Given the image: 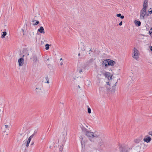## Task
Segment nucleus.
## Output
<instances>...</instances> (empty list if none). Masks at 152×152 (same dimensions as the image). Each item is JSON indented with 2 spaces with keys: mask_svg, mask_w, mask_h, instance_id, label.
<instances>
[{
  "mask_svg": "<svg viewBox=\"0 0 152 152\" xmlns=\"http://www.w3.org/2000/svg\"><path fill=\"white\" fill-rule=\"evenodd\" d=\"M149 32L152 33V27L150 29L149 31Z\"/></svg>",
  "mask_w": 152,
  "mask_h": 152,
  "instance_id": "obj_35",
  "label": "nucleus"
},
{
  "mask_svg": "<svg viewBox=\"0 0 152 152\" xmlns=\"http://www.w3.org/2000/svg\"><path fill=\"white\" fill-rule=\"evenodd\" d=\"M35 21H36V23H34L33 24V25H34V26L37 25H38L39 23V21L35 20H32V22H34Z\"/></svg>",
  "mask_w": 152,
  "mask_h": 152,
  "instance_id": "obj_23",
  "label": "nucleus"
},
{
  "mask_svg": "<svg viewBox=\"0 0 152 152\" xmlns=\"http://www.w3.org/2000/svg\"><path fill=\"white\" fill-rule=\"evenodd\" d=\"M42 83H38L37 84L36 86V88L35 91L37 94H40L42 92Z\"/></svg>",
  "mask_w": 152,
  "mask_h": 152,
  "instance_id": "obj_2",
  "label": "nucleus"
},
{
  "mask_svg": "<svg viewBox=\"0 0 152 152\" xmlns=\"http://www.w3.org/2000/svg\"><path fill=\"white\" fill-rule=\"evenodd\" d=\"M104 76L107 78L109 79V77H110V79H111L112 78V75L110 76V73L109 72H106L104 74Z\"/></svg>",
  "mask_w": 152,
  "mask_h": 152,
  "instance_id": "obj_11",
  "label": "nucleus"
},
{
  "mask_svg": "<svg viewBox=\"0 0 152 152\" xmlns=\"http://www.w3.org/2000/svg\"><path fill=\"white\" fill-rule=\"evenodd\" d=\"M148 7V0H144L143 4V8L142 9L146 10Z\"/></svg>",
  "mask_w": 152,
  "mask_h": 152,
  "instance_id": "obj_10",
  "label": "nucleus"
},
{
  "mask_svg": "<svg viewBox=\"0 0 152 152\" xmlns=\"http://www.w3.org/2000/svg\"><path fill=\"white\" fill-rule=\"evenodd\" d=\"M142 138H139L135 139L134 140L135 143H139L142 140Z\"/></svg>",
  "mask_w": 152,
  "mask_h": 152,
  "instance_id": "obj_15",
  "label": "nucleus"
},
{
  "mask_svg": "<svg viewBox=\"0 0 152 152\" xmlns=\"http://www.w3.org/2000/svg\"><path fill=\"white\" fill-rule=\"evenodd\" d=\"M60 64L61 65H62L63 64V63L62 62H61L60 63Z\"/></svg>",
  "mask_w": 152,
  "mask_h": 152,
  "instance_id": "obj_40",
  "label": "nucleus"
},
{
  "mask_svg": "<svg viewBox=\"0 0 152 152\" xmlns=\"http://www.w3.org/2000/svg\"><path fill=\"white\" fill-rule=\"evenodd\" d=\"M134 51L133 55L132 57L135 59L137 60L139 58L138 53V51L137 50L135 49V48H134Z\"/></svg>",
  "mask_w": 152,
  "mask_h": 152,
  "instance_id": "obj_5",
  "label": "nucleus"
},
{
  "mask_svg": "<svg viewBox=\"0 0 152 152\" xmlns=\"http://www.w3.org/2000/svg\"><path fill=\"white\" fill-rule=\"evenodd\" d=\"M82 130L85 134L88 137L89 140L92 142H94V140L93 138V132L89 131L84 127L82 128Z\"/></svg>",
  "mask_w": 152,
  "mask_h": 152,
  "instance_id": "obj_1",
  "label": "nucleus"
},
{
  "mask_svg": "<svg viewBox=\"0 0 152 152\" xmlns=\"http://www.w3.org/2000/svg\"><path fill=\"white\" fill-rule=\"evenodd\" d=\"M121 152H127V151H124L123 150H122Z\"/></svg>",
  "mask_w": 152,
  "mask_h": 152,
  "instance_id": "obj_38",
  "label": "nucleus"
},
{
  "mask_svg": "<svg viewBox=\"0 0 152 152\" xmlns=\"http://www.w3.org/2000/svg\"><path fill=\"white\" fill-rule=\"evenodd\" d=\"M148 134L152 136V131H150L149 132Z\"/></svg>",
  "mask_w": 152,
  "mask_h": 152,
  "instance_id": "obj_30",
  "label": "nucleus"
},
{
  "mask_svg": "<svg viewBox=\"0 0 152 152\" xmlns=\"http://www.w3.org/2000/svg\"><path fill=\"white\" fill-rule=\"evenodd\" d=\"M88 112L89 113H90L91 112V109L90 108H88Z\"/></svg>",
  "mask_w": 152,
  "mask_h": 152,
  "instance_id": "obj_27",
  "label": "nucleus"
},
{
  "mask_svg": "<svg viewBox=\"0 0 152 152\" xmlns=\"http://www.w3.org/2000/svg\"><path fill=\"white\" fill-rule=\"evenodd\" d=\"M88 54H90V53H88Z\"/></svg>",
  "mask_w": 152,
  "mask_h": 152,
  "instance_id": "obj_50",
  "label": "nucleus"
},
{
  "mask_svg": "<svg viewBox=\"0 0 152 152\" xmlns=\"http://www.w3.org/2000/svg\"><path fill=\"white\" fill-rule=\"evenodd\" d=\"M81 145H82V147L83 148V147H85V144H84L85 142L83 141V138H82V139L81 138Z\"/></svg>",
  "mask_w": 152,
  "mask_h": 152,
  "instance_id": "obj_19",
  "label": "nucleus"
},
{
  "mask_svg": "<svg viewBox=\"0 0 152 152\" xmlns=\"http://www.w3.org/2000/svg\"><path fill=\"white\" fill-rule=\"evenodd\" d=\"M22 31H23V32H24V30H23V29H22Z\"/></svg>",
  "mask_w": 152,
  "mask_h": 152,
  "instance_id": "obj_44",
  "label": "nucleus"
},
{
  "mask_svg": "<svg viewBox=\"0 0 152 152\" xmlns=\"http://www.w3.org/2000/svg\"><path fill=\"white\" fill-rule=\"evenodd\" d=\"M89 51H91V52H92V51H91V49L89 50Z\"/></svg>",
  "mask_w": 152,
  "mask_h": 152,
  "instance_id": "obj_41",
  "label": "nucleus"
},
{
  "mask_svg": "<svg viewBox=\"0 0 152 152\" xmlns=\"http://www.w3.org/2000/svg\"><path fill=\"white\" fill-rule=\"evenodd\" d=\"M88 152H90V151H88Z\"/></svg>",
  "mask_w": 152,
  "mask_h": 152,
  "instance_id": "obj_52",
  "label": "nucleus"
},
{
  "mask_svg": "<svg viewBox=\"0 0 152 152\" xmlns=\"http://www.w3.org/2000/svg\"><path fill=\"white\" fill-rule=\"evenodd\" d=\"M47 61H49V58H48V59H47Z\"/></svg>",
  "mask_w": 152,
  "mask_h": 152,
  "instance_id": "obj_47",
  "label": "nucleus"
},
{
  "mask_svg": "<svg viewBox=\"0 0 152 152\" xmlns=\"http://www.w3.org/2000/svg\"><path fill=\"white\" fill-rule=\"evenodd\" d=\"M31 138H30L29 137L28 138V140L27 141V143L26 145V147H28V146L29 143L31 141Z\"/></svg>",
  "mask_w": 152,
  "mask_h": 152,
  "instance_id": "obj_18",
  "label": "nucleus"
},
{
  "mask_svg": "<svg viewBox=\"0 0 152 152\" xmlns=\"http://www.w3.org/2000/svg\"><path fill=\"white\" fill-rule=\"evenodd\" d=\"M151 140V138L148 135L145 136V137L143 139V140L147 143L149 142Z\"/></svg>",
  "mask_w": 152,
  "mask_h": 152,
  "instance_id": "obj_8",
  "label": "nucleus"
},
{
  "mask_svg": "<svg viewBox=\"0 0 152 152\" xmlns=\"http://www.w3.org/2000/svg\"><path fill=\"white\" fill-rule=\"evenodd\" d=\"M7 34V32L6 31H4L3 32V34L1 36V38H4L5 36Z\"/></svg>",
  "mask_w": 152,
  "mask_h": 152,
  "instance_id": "obj_22",
  "label": "nucleus"
},
{
  "mask_svg": "<svg viewBox=\"0 0 152 152\" xmlns=\"http://www.w3.org/2000/svg\"><path fill=\"white\" fill-rule=\"evenodd\" d=\"M24 56V55H23L21 58L18 59V62L20 66H22L24 63V59L23 58Z\"/></svg>",
  "mask_w": 152,
  "mask_h": 152,
  "instance_id": "obj_7",
  "label": "nucleus"
},
{
  "mask_svg": "<svg viewBox=\"0 0 152 152\" xmlns=\"http://www.w3.org/2000/svg\"><path fill=\"white\" fill-rule=\"evenodd\" d=\"M80 53H79V54H78V56H80Z\"/></svg>",
  "mask_w": 152,
  "mask_h": 152,
  "instance_id": "obj_46",
  "label": "nucleus"
},
{
  "mask_svg": "<svg viewBox=\"0 0 152 152\" xmlns=\"http://www.w3.org/2000/svg\"><path fill=\"white\" fill-rule=\"evenodd\" d=\"M37 133V130H35L33 134L34 135H35Z\"/></svg>",
  "mask_w": 152,
  "mask_h": 152,
  "instance_id": "obj_29",
  "label": "nucleus"
},
{
  "mask_svg": "<svg viewBox=\"0 0 152 152\" xmlns=\"http://www.w3.org/2000/svg\"><path fill=\"white\" fill-rule=\"evenodd\" d=\"M50 46V45L48 44H47L45 45V49L46 50H48L49 48V46Z\"/></svg>",
  "mask_w": 152,
  "mask_h": 152,
  "instance_id": "obj_24",
  "label": "nucleus"
},
{
  "mask_svg": "<svg viewBox=\"0 0 152 152\" xmlns=\"http://www.w3.org/2000/svg\"><path fill=\"white\" fill-rule=\"evenodd\" d=\"M99 145L101 148H103L105 146V143L102 141L99 142Z\"/></svg>",
  "mask_w": 152,
  "mask_h": 152,
  "instance_id": "obj_16",
  "label": "nucleus"
},
{
  "mask_svg": "<svg viewBox=\"0 0 152 152\" xmlns=\"http://www.w3.org/2000/svg\"><path fill=\"white\" fill-rule=\"evenodd\" d=\"M79 70V72L80 73H81V72H82V69L79 70L78 69H77V70Z\"/></svg>",
  "mask_w": 152,
  "mask_h": 152,
  "instance_id": "obj_32",
  "label": "nucleus"
},
{
  "mask_svg": "<svg viewBox=\"0 0 152 152\" xmlns=\"http://www.w3.org/2000/svg\"><path fill=\"white\" fill-rule=\"evenodd\" d=\"M146 10L142 9L140 11V18L141 19L144 20L145 19V16L146 14Z\"/></svg>",
  "mask_w": 152,
  "mask_h": 152,
  "instance_id": "obj_3",
  "label": "nucleus"
},
{
  "mask_svg": "<svg viewBox=\"0 0 152 152\" xmlns=\"http://www.w3.org/2000/svg\"><path fill=\"white\" fill-rule=\"evenodd\" d=\"M107 85H109V86L110 85V83L109 82H107Z\"/></svg>",
  "mask_w": 152,
  "mask_h": 152,
  "instance_id": "obj_39",
  "label": "nucleus"
},
{
  "mask_svg": "<svg viewBox=\"0 0 152 152\" xmlns=\"http://www.w3.org/2000/svg\"><path fill=\"white\" fill-rule=\"evenodd\" d=\"M34 144V142H31V145H33Z\"/></svg>",
  "mask_w": 152,
  "mask_h": 152,
  "instance_id": "obj_37",
  "label": "nucleus"
},
{
  "mask_svg": "<svg viewBox=\"0 0 152 152\" xmlns=\"http://www.w3.org/2000/svg\"><path fill=\"white\" fill-rule=\"evenodd\" d=\"M149 34L151 36L152 38V33L149 32Z\"/></svg>",
  "mask_w": 152,
  "mask_h": 152,
  "instance_id": "obj_36",
  "label": "nucleus"
},
{
  "mask_svg": "<svg viewBox=\"0 0 152 152\" xmlns=\"http://www.w3.org/2000/svg\"><path fill=\"white\" fill-rule=\"evenodd\" d=\"M148 12L149 14H151L152 13V10L150 11L149 10L148 11Z\"/></svg>",
  "mask_w": 152,
  "mask_h": 152,
  "instance_id": "obj_33",
  "label": "nucleus"
},
{
  "mask_svg": "<svg viewBox=\"0 0 152 152\" xmlns=\"http://www.w3.org/2000/svg\"><path fill=\"white\" fill-rule=\"evenodd\" d=\"M116 16L117 17L120 18L122 19L124 18V15H121V14L120 13L117 14Z\"/></svg>",
  "mask_w": 152,
  "mask_h": 152,
  "instance_id": "obj_21",
  "label": "nucleus"
},
{
  "mask_svg": "<svg viewBox=\"0 0 152 152\" xmlns=\"http://www.w3.org/2000/svg\"><path fill=\"white\" fill-rule=\"evenodd\" d=\"M122 23H123L122 21H121V22L119 23V26H121V25H122Z\"/></svg>",
  "mask_w": 152,
  "mask_h": 152,
  "instance_id": "obj_34",
  "label": "nucleus"
},
{
  "mask_svg": "<svg viewBox=\"0 0 152 152\" xmlns=\"http://www.w3.org/2000/svg\"><path fill=\"white\" fill-rule=\"evenodd\" d=\"M94 59L92 58L90 59L86 62L87 64H88L91 63L94 61Z\"/></svg>",
  "mask_w": 152,
  "mask_h": 152,
  "instance_id": "obj_20",
  "label": "nucleus"
},
{
  "mask_svg": "<svg viewBox=\"0 0 152 152\" xmlns=\"http://www.w3.org/2000/svg\"><path fill=\"white\" fill-rule=\"evenodd\" d=\"M117 83V82H116L115 84L113 86L112 88H108L107 89L108 91L111 93V94H113L115 93V86Z\"/></svg>",
  "mask_w": 152,
  "mask_h": 152,
  "instance_id": "obj_4",
  "label": "nucleus"
},
{
  "mask_svg": "<svg viewBox=\"0 0 152 152\" xmlns=\"http://www.w3.org/2000/svg\"><path fill=\"white\" fill-rule=\"evenodd\" d=\"M38 31L40 33L44 34L45 33L44 31V29L42 26H40V28L38 30Z\"/></svg>",
  "mask_w": 152,
  "mask_h": 152,
  "instance_id": "obj_14",
  "label": "nucleus"
},
{
  "mask_svg": "<svg viewBox=\"0 0 152 152\" xmlns=\"http://www.w3.org/2000/svg\"><path fill=\"white\" fill-rule=\"evenodd\" d=\"M5 128L9 130V126L8 125H5Z\"/></svg>",
  "mask_w": 152,
  "mask_h": 152,
  "instance_id": "obj_28",
  "label": "nucleus"
},
{
  "mask_svg": "<svg viewBox=\"0 0 152 152\" xmlns=\"http://www.w3.org/2000/svg\"><path fill=\"white\" fill-rule=\"evenodd\" d=\"M102 87H101V88H100V89H102Z\"/></svg>",
  "mask_w": 152,
  "mask_h": 152,
  "instance_id": "obj_48",
  "label": "nucleus"
},
{
  "mask_svg": "<svg viewBox=\"0 0 152 152\" xmlns=\"http://www.w3.org/2000/svg\"><path fill=\"white\" fill-rule=\"evenodd\" d=\"M134 23L135 24V25L137 26H139L141 25V22L139 21H138L137 20H135L134 21Z\"/></svg>",
  "mask_w": 152,
  "mask_h": 152,
  "instance_id": "obj_17",
  "label": "nucleus"
},
{
  "mask_svg": "<svg viewBox=\"0 0 152 152\" xmlns=\"http://www.w3.org/2000/svg\"><path fill=\"white\" fill-rule=\"evenodd\" d=\"M45 79L47 80L46 82L45 83H49V82L48 80V76H47V77H45Z\"/></svg>",
  "mask_w": 152,
  "mask_h": 152,
  "instance_id": "obj_26",
  "label": "nucleus"
},
{
  "mask_svg": "<svg viewBox=\"0 0 152 152\" xmlns=\"http://www.w3.org/2000/svg\"><path fill=\"white\" fill-rule=\"evenodd\" d=\"M63 145H61L60 146V148H59V151L60 152H62V149L63 148Z\"/></svg>",
  "mask_w": 152,
  "mask_h": 152,
  "instance_id": "obj_25",
  "label": "nucleus"
},
{
  "mask_svg": "<svg viewBox=\"0 0 152 152\" xmlns=\"http://www.w3.org/2000/svg\"><path fill=\"white\" fill-rule=\"evenodd\" d=\"M101 133H100L97 132H93V138L94 140V142L95 141L96 139L99 137Z\"/></svg>",
  "mask_w": 152,
  "mask_h": 152,
  "instance_id": "obj_6",
  "label": "nucleus"
},
{
  "mask_svg": "<svg viewBox=\"0 0 152 152\" xmlns=\"http://www.w3.org/2000/svg\"><path fill=\"white\" fill-rule=\"evenodd\" d=\"M27 56H28L29 55V54L28 53L27 54Z\"/></svg>",
  "mask_w": 152,
  "mask_h": 152,
  "instance_id": "obj_49",
  "label": "nucleus"
},
{
  "mask_svg": "<svg viewBox=\"0 0 152 152\" xmlns=\"http://www.w3.org/2000/svg\"><path fill=\"white\" fill-rule=\"evenodd\" d=\"M108 66L110 65L111 66H113L115 62L114 61L110 59H108Z\"/></svg>",
  "mask_w": 152,
  "mask_h": 152,
  "instance_id": "obj_9",
  "label": "nucleus"
},
{
  "mask_svg": "<svg viewBox=\"0 0 152 152\" xmlns=\"http://www.w3.org/2000/svg\"><path fill=\"white\" fill-rule=\"evenodd\" d=\"M78 88H80V86H79V85H78Z\"/></svg>",
  "mask_w": 152,
  "mask_h": 152,
  "instance_id": "obj_43",
  "label": "nucleus"
},
{
  "mask_svg": "<svg viewBox=\"0 0 152 152\" xmlns=\"http://www.w3.org/2000/svg\"><path fill=\"white\" fill-rule=\"evenodd\" d=\"M108 59H106L103 61L102 65H104L106 67H107L108 66Z\"/></svg>",
  "mask_w": 152,
  "mask_h": 152,
  "instance_id": "obj_12",
  "label": "nucleus"
},
{
  "mask_svg": "<svg viewBox=\"0 0 152 152\" xmlns=\"http://www.w3.org/2000/svg\"><path fill=\"white\" fill-rule=\"evenodd\" d=\"M35 135L33 134L29 137L32 139L33 137Z\"/></svg>",
  "mask_w": 152,
  "mask_h": 152,
  "instance_id": "obj_31",
  "label": "nucleus"
},
{
  "mask_svg": "<svg viewBox=\"0 0 152 152\" xmlns=\"http://www.w3.org/2000/svg\"><path fill=\"white\" fill-rule=\"evenodd\" d=\"M151 50L152 51V46L151 47Z\"/></svg>",
  "mask_w": 152,
  "mask_h": 152,
  "instance_id": "obj_42",
  "label": "nucleus"
},
{
  "mask_svg": "<svg viewBox=\"0 0 152 152\" xmlns=\"http://www.w3.org/2000/svg\"><path fill=\"white\" fill-rule=\"evenodd\" d=\"M139 152H140V151H139ZM142 152H143V151H142Z\"/></svg>",
  "mask_w": 152,
  "mask_h": 152,
  "instance_id": "obj_51",
  "label": "nucleus"
},
{
  "mask_svg": "<svg viewBox=\"0 0 152 152\" xmlns=\"http://www.w3.org/2000/svg\"><path fill=\"white\" fill-rule=\"evenodd\" d=\"M32 58L33 59V61L34 63H36L38 61L37 56L35 55H33L32 56Z\"/></svg>",
  "mask_w": 152,
  "mask_h": 152,
  "instance_id": "obj_13",
  "label": "nucleus"
},
{
  "mask_svg": "<svg viewBox=\"0 0 152 152\" xmlns=\"http://www.w3.org/2000/svg\"><path fill=\"white\" fill-rule=\"evenodd\" d=\"M62 60V58H61V59H60V60Z\"/></svg>",
  "mask_w": 152,
  "mask_h": 152,
  "instance_id": "obj_45",
  "label": "nucleus"
}]
</instances>
